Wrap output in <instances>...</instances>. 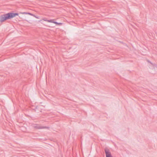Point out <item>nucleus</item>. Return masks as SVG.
I'll use <instances>...</instances> for the list:
<instances>
[{
	"mask_svg": "<svg viewBox=\"0 0 157 157\" xmlns=\"http://www.w3.org/2000/svg\"><path fill=\"white\" fill-rule=\"evenodd\" d=\"M59 25H61L62 24V23H59Z\"/></svg>",
	"mask_w": 157,
	"mask_h": 157,
	"instance_id": "nucleus-9",
	"label": "nucleus"
},
{
	"mask_svg": "<svg viewBox=\"0 0 157 157\" xmlns=\"http://www.w3.org/2000/svg\"><path fill=\"white\" fill-rule=\"evenodd\" d=\"M54 23H55L56 25H59V23H58L56 22L55 21H54Z\"/></svg>",
	"mask_w": 157,
	"mask_h": 157,
	"instance_id": "nucleus-7",
	"label": "nucleus"
},
{
	"mask_svg": "<svg viewBox=\"0 0 157 157\" xmlns=\"http://www.w3.org/2000/svg\"><path fill=\"white\" fill-rule=\"evenodd\" d=\"M33 127L34 128L39 129V126L38 125H37L36 124H34L33 125Z\"/></svg>",
	"mask_w": 157,
	"mask_h": 157,
	"instance_id": "nucleus-4",
	"label": "nucleus"
},
{
	"mask_svg": "<svg viewBox=\"0 0 157 157\" xmlns=\"http://www.w3.org/2000/svg\"><path fill=\"white\" fill-rule=\"evenodd\" d=\"M18 13H10L2 15L0 16V21L1 22H3L6 20L10 19L15 17L16 16L18 15Z\"/></svg>",
	"mask_w": 157,
	"mask_h": 157,
	"instance_id": "nucleus-1",
	"label": "nucleus"
},
{
	"mask_svg": "<svg viewBox=\"0 0 157 157\" xmlns=\"http://www.w3.org/2000/svg\"><path fill=\"white\" fill-rule=\"evenodd\" d=\"M22 14H29L30 15H32V14L31 13H26V12H23L21 13Z\"/></svg>",
	"mask_w": 157,
	"mask_h": 157,
	"instance_id": "nucleus-6",
	"label": "nucleus"
},
{
	"mask_svg": "<svg viewBox=\"0 0 157 157\" xmlns=\"http://www.w3.org/2000/svg\"><path fill=\"white\" fill-rule=\"evenodd\" d=\"M40 129H41V128H49L48 127H47L40 126Z\"/></svg>",
	"mask_w": 157,
	"mask_h": 157,
	"instance_id": "nucleus-5",
	"label": "nucleus"
},
{
	"mask_svg": "<svg viewBox=\"0 0 157 157\" xmlns=\"http://www.w3.org/2000/svg\"><path fill=\"white\" fill-rule=\"evenodd\" d=\"M44 20L45 21H47L48 22L52 23H54V19H51L50 20H47L44 19Z\"/></svg>",
	"mask_w": 157,
	"mask_h": 157,
	"instance_id": "nucleus-3",
	"label": "nucleus"
},
{
	"mask_svg": "<svg viewBox=\"0 0 157 157\" xmlns=\"http://www.w3.org/2000/svg\"><path fill=\"white\" fill-rule=\"evenodd\" d=\"M148 62H149V63H150L151 64H152V63L151 62H150V61H148Z\"/></svg>",
	"mask_w": 157,
	"mask_h": 157,
	"instance_id": "nucleus-8",
	"label": "nucleus"
},
{
	"mask_svg": "<svg viewBox=\"0 0 157 157\" xmlns=\"http://www.w3.org/2000/svg\"><path fill=\"white\" fill-rule=\"evenodd\" d=\"M105 152L106 154V157H113L109 149L107 148L104 149Z\"/></svg>",
	"mask_w": 157,
	"mask_h": 157,
	"instance_id": "nucleus-2",
	"label": "nucleus"
}]
</instances>
